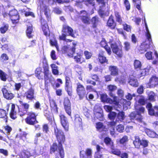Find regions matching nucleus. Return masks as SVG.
Returning <instances> with one entry per match:
<instances>
[{"mask_svg": "<svg viewBox=\"0 0 158 158\" xmlns=\"http://www.w3.org/2000/svg\"><path fill=\"white\" fill-rule=\"evenodd\" d=\"M90 77L94 81H92L90 79H87L86 81V82L87 84H91L94 86L96 85V82L100 81V78L97 74H91Z\"/></svg>", "mask_w": 158, "mask_h": 158, "instance_id": "obj_22", "label": "nucleus"}, {"mask_svg": "<svg viewBox=\"0 0 158 158\" xmlns=\"http://www.w3.org/2000/svg\"><path fill=\"white\" fill-rule=\"evenodd\" d=\"M44 14L46 16L48 21H50L51 19L50 10L47 6H45L44 7Z\"/></svg>", "mask_w": 158, "mask_h": 158, "instance_id": "obj_37", "label": "nucleus"}, {"mask_svg": "<svg viewBox=\"0 0 158 158\" xmlns=\"http://www.w3.org/2000/svg\"><path fill=\"white\" fill-rule=\"evenodd\" d=\"M54 133L56 137L64 134L63 131L58 128L56 126L54 127Z\"/></svg>", "mask_w": 158, "mask_h": 158, "instance_id": "obj_42", "label": "nucleus"}, {"mask_svg": "<svg viewBox=\"0 0 158 158\" xmlns=\"http://www.w3.org/2000/svg\"><path fill=\"white\" fill-rule=\"evenodd\" d=\"M95 117L98 119H102L103 117V114L100 112H94Z\"/></svg>", "mask_w": 158, "mask_h": 158, "instance_id": "obj_63", "label": "nucleus"}, {"mask_svg": "<svg viewBox=\"0 0 158 158\" xmlns=\"http://www.w3.org/2000/svg\"><path fill=\"white\" fill-rule=\"evenodd\" d=\"M7 75L2 70H0V79L3 81H6L7 79Z\"/></svg>", "mask_w": 158, "mask_h": 158, "instance_id": "obj_48", "label": "nucleus"}, {"mask_svg": "<svg viewBox=\"0 0 158 158\" xmlns=\"http://www.w3.org/2000/svg\"><path fill=\"white\" fill-rule=\"evenodd\" d=\"M132 2L139 11H142L141 1V0H132Z\"/></svg>", "mask_w": 158, "mask_h": 158, "instance_id": "obj_41", "label": "nucleus"}, {"mask_svg": "<svg viewBox=\"0 0 158 158\" xmlns=\"http://www.w3.org/2000/svg\"><path fill=\"white\" fill-rule=\"evenodd\" d=\"M90 21L92 25V27L95 29L97 27L99 23L100 22V20L98 16L95 15L92 18Z\"/></svg>", "mask_w": 158, "mask_h": 158, "instance_id": "obj_27", "label": "nucleus"}, {"mask_svg": "<svg viewBox=\"0 0 158 158\" xmlns=\"http://www.w3.org/2000/svg\"><path fill=\"white\" fill-rule=\"evenodd\" d=\"M128 83L131 85L135 87H138L139 85L137 79L134 78H130Z\"/></svg>", "mask_w": 158, "mask_h": 158, "instance_id": "obj_46", "label": "nucleus"}, {"mask_svg": "<svg viewBox=\"0 0 158 158\" xmlns=\"http://www.w3.org/2000/svg\"><path fill=\"white\" fill-rule=\"evenodd\" d=\"M140 72L139 74V76L140 77L145 76L148 75L149 72V69L147 68H145L140 70Z\"/></svg>", "mask_w": 158, "mask_h": 158, "instance_id": "obj_43", "label": "nucleus"}, {"mask_svg": "<svg viewBox=\"0 0 158 158\" xmlns=\"http://www.w3.org/2000/svg\"><path fill=\"white\" fill-rule=\"evenodd\" d=\"M9 15L13 24H16L19 22V16L17 10L15 9L11 10L9 12Z\"/></svg>", "mask_w": 158, "mask_h": 158, "instance_id": "obj_10", "label": "nucleus"}, {"mask_svg": "<svg viewBox=\"0 0 158 158\" xmlns=\"http://www.w3.org/2000/svg\"><path fill=\"white\" fill-rule=\"evenodd\" d=\"M43 73L44 74V85L45 87H47L48 84L51 81V79L49 77L51 73L49 70V68L48 65L46 62L43 65Z\"/></svg>", "mask_w": 158, "mask_h": 158, "instance_id": "obj_6", "label": "nucleus"}, {"mask_svg": "<svg viewBox=\"0 0 158 158\" xmlns=\"http://www.w3.org/2000/svg\"><path fill=\"white\" fill-rule=\"evenodd\" d=\"M49 101L51 111L54 113H57L58 108L55 100L53 99H50Z\"/></svg>", "mask_w": 158, "mask_h": 158, "instance_id": "obj_29", "label": "nucleus"}, {"mask_svg": "<svg viewBox=\"0 0 158 158\" xmlns=\"http://www.w3.org/2000/svg\"><path fill=\"white\" fill-rule=\"evenodd\" d=\"M19 102L21 104V105L18 106V114L21 117H23L27 114L28 109L30 107L29 105L27 103L23 102L21 101H19Z\"/></svg>", "mask_w": 158, "mask_h": 158, "instance_id": "obj_8", "label": "nucleus"}, {"mask_svg": "<svg viewBox=\"0 0 158 158\" xmlns=\"http://www.w3.org/2000/svg\"><path fill=\"white\" fill-rule=\"evenodd\" d=\"M34 89L32 87L29 89L25 93L26 98L29 100H31L34 98Z\"/></svg>", "mask_w": 158, "mask_h": 158, "instance_id": "obj_25", "label": "nucleus"}, {"mask_svg": "<svg viewBox=\"0 0 158 158\" xmlns=\"http://www.w3.org/2000/svg\"><path fill=\"white\" fill-rule=\"evenodd\" d=\"M62 32L66 34H68V35L70 36L73 38L75 37L73 29L70 27L66 24L63 25Z\"/></svg>", "mask_w": 158, "mask_h": 158, "instance_id": "obj_16", "label": "nucleus"}, {"mask_svg": "<svg viewBox=\"0 0 158 158\" xmlns=\"http://www.w3.org/2000/svg\"><path fill=\"white\" fill-rule=\"evenodd\" d=\"M124 49L126 51H129L131 49L130 44L128 41H125L123 43Z\"/></svg>", "mask_w": 158, "mask_h": 158, "instance_id": "obj_51", "label": "nucleus"}, {"mask_svg": "<svg viewBox=\"0 0 158 158\" xmlns=\"http://www.w3.org/2000/svg\"><path fill=\"white\" fill-rule=\"evenodd\" d=\"M54 66L53 68L52 69V73L54 75H58L59 74V71L58 69V67L55 64H53Z\"/></svg>", "mask_w": 158, "mask_h": 158, "instance_id": "obj_57", "label": "nucleus"}, {"mask_svg": "<svg viewBox=\"0 0 158 158\" xmlns=\"http://www.w3.org/2000/svg\"><path fill=\"white\" fill-rule=\"evenodd\" d=\"M128 140V137L127 135H124L119 140V144L125 145Z\"/></svg>", "mask_w": 158, "mask_h": 158, "instance_id": "obj_47", "label": "nucleus"}, {"mask_svg": "<svg viewBox=\"0 0 158 158\" xmlns=\"http://www.w3.org/2000/svg\"><path fill=\"white\" fill-rule=\"evenodd\" d=\"M123 29L127 32H130L131 31V27L127 24L125 23L123 24Z\"/></svg>", "mask_w": 158, "mask_h": 158, "instance_id": "obj_61", "label": "nucleus"}, {"mask_svg": "<svg viewBox=\"0 0 158 158\" xmlns=\"http://www.w3.org/2000/svg\"><path fill=\"white\" fill-rule=\"evenodd\" d=\"M96 128L97 130L99 131H105L106 129V126L101 122H98L96 123Z\"/></svg>", "mask_w": 158, "mask_h": 158, "instance_id": "obj_36", "label": "nucleus"}, {"mask_svg": "<svg viewBox=\"0 0 158 158\" xmlns=\"http://www.w3.org/2000/svg\"><path fill=\"white\" fill-rule=\"evenodd\" d=\"M77 13L79 16V17L84 24L89 25L90 24V17L88 16V13L86 10H82Z\"/></svg>", "mask_w": 158, "mask_h": 158, "instance_id": "obj_7", "label": "nucleus"}, {"mask_svg": "<svg viewBox=\"0 0 158 158\" xmlns=\"http://www.w3.org/2000/svg\"><path fill=\"white\" fill-rule=\"evenodd\" d=\"M74 61L77 63L81 64L85 62V60L83 57L82 52L77 53L76 55L73 56Z\"/></svg>", "mask_w": 158, "mask_h": 158, "instance_id": "obj_21", "label": "nucleus"}, {"mask_svg": "<svg viewBox=\"0 0 158 158\" xmlns=\"http://www.w3.org/2000/svg\"><path fill=\"white\" fill-rule=\"evenodd\" d=\"M25 121L27 124L33 126L38 123L37 119V114L34 112L32 111L28 112Z\"/></svg>", "mask_w": 158, "mask_h": 158, "instance_id": "obj_4", "label": "nucleus"}, {"mask_svg": "<svg viewBox=\"0 0 158 158\" xmlns=\"http://www.w3.org/2000/svg\"><path fill=\"white\" fill-rule=\"evenodd\" d=\"M146 85L147 87L154 88L158 85V77L156 75H152L149 78L148 82Z\"/></svg>", "mask_w": 158, "mask_h": 158, "instance_id": "obj_13", "label": "nucleus"}, {"mask_svg": "<svg viewBox=\"0 0 158 158\" xmlns=\"http://www.w3.org/2000/svg\"><path fill=\"white\" fill-rule=\"evenodd\" d=\"M45 116L47 117V119L49 121V122L52 123V119L53 118L52 114L51 113L49 114L48 113H46L45 114Z\"/></svg>", "mask_w": 158, "mask_h": 158, "instance_id": "obj_62", "label": "nucleus"}, {"mask_svg": "<svg viewBox=\"0 0 158 158\" xmlns=\"http://www.w3.org/2000/svg\"><path fill=\"white\" fill-rule=\"evenodd\" d=\"M107 88L109 91V95L110 96H113L114 95L113 92L115 91L117 88L116 85H107Z\"/></svg>", "mask_w": 158, "mask_h": 158, "instance_id": "obj_38", "label": "nucleus"}, {"mask_svg": "<svg viewBox=\"0 0 158 158\" xmlns=\"http://www.w3.org/2000/svg\"><path fill=\"white\" fill-rule=\"evenodd\" d=\"M150 48V45L145 42L142 44L138 48V51L140 54H143Z\"/></svg>", "mask_w": 158, "mask_h": 158, "instance_id": "obj_24", "label": "nucleus"}, {"mask_svg": "<svg viewBox=\"0 0 158 158\" xmlns=\"http://www.w3.org/2000/svg\"><path fill=\"white\" fill-rule=\"evenodd\" d=\"M105 52L104 51L101 50L98 54V61L101 64L108 63V60L106 59V57L104 56Z\"/></svg>", "mask_w": 158, "mask_h": 158, "instance_id": "obj_23", "label": "nucleus"}, {"mask_svg": "<svg viewBox=\"0 0 158 158\" xmlns=\"http://www.w3.org/2000/svg\"><path fill=\"white\" fill-rule=\"evenodd\" d=\"M76 90L80 98H82L84 97L85 94V88L79 82L77 84Z\"/></svg>", "mask_w": 158, "mask_h": 158, "instance_id": "obj_18", "label": "nucleus"}, {"mask_svg": "<svg viewBox=\"0 0 158 158\" xmlns=\"http://www.w3.org/2000/svg\"><path fill=\"white\" fill-rule=\"evenodd\" d=\"M63 104L66 112L70 116H71L72 110L70 101L68 97L64 98Z\"/></svg>", "mask_w": 158, "mask_h": 158, "instance_id": "obj_14", "label": "nucleus"}, {"mask_svg": "<svg viewBox=\"0 0 158 158\" xmlns=\"http://www.w3.org/2000/svg\"><path fill=\"white\" fill-rule=\"evenodd\" d=\"M117 115L116 113L114 112H110L108 114L109 118L110 120H114Z\"/></svg>", "mask_w": 158, "mask_h": 158, "instance_id": "obj_60", "label": "nucleus"}, {"mask_svg": "<svg viewBox=\"0 0 158 158\" xmlns=\"http://www.w3.org/2000/svg\"><path fill=\"white\" fill-rule=\"evenodd\" d=\"M147 101V99L145 98L144 97L141 95L138 100V102L141 105H144L146 103Z\"/></svg>", "mask_w": 158, "mask_h": 158, "instance_id": "obj_50", "label": "nucleus"}, {"mask_svg": "<svg viewBox=\"0 0 158 158\" xmlns=\"http://www.w3.org/2000/svg\"><path fill=\"white\" fill-rule=\"evenodd\" d=\"M3 96L4 98L7 100H11L15 97L14 94L8 91L5 88H3L1 89Z\"/></svg>", "mask_w": 158, "mask_h": 158, "instance_id": "obj_20", "label": "nucleus"}, {"mask_svg": "<svg viewBox=\"0 0 158 158\" xmlns=\"http://www.w3.org/2000/svg\"><path fill=\"white\" fill-rule=\"evenodd\" d=\"M74 123L76 126L79 127L82 126V119L79 116H75Z\"/></svg>", "mask_w": 158, "mask_h": 158, "instance_id": "obj_40", "label": "nucleus"}, {"mask_svg": "<svg viewBox=\"0 0 158 158\" xmlns=\"http://www.w3.org/2000/svg\"><path fill=\"white\" fill-rule=\"evenodd\" d=\"M98 4H101L102 7H105L106 4H108V0H96Z\"/></svg>", "mask_w": 158, "mask_h": 158, "instance_id": "obj_56", "label": "nucleus"}, {"mask_svg": "<svg viewBox=\"0 0 158 158\" xmlns=\"http://www.w3.org/2000/svg\"><path fill=\"white\" fill-rule=\"evenodd\" d=\"M40 22L41 27L44 35L46 37H49L50 34V32L47 22L42 17L40 19Z\"/></svg>", "mask_w": 158, "mask_h": 158, "instance_id": "obj_9", "label": "nucleus"}, {"mask_svg": "<svg viewBox=\"0 0 158 158\" xmlns=\"http://www.w3.org/2000/svg\"><path fill=\"white\" fill-rule=\"evenodd\" d=\"M75 46L70 48L67 46H64L62 49V51L69 57H73L75 52Z\"/></svg>", "mask_w": 158, "mask_h": 158, "instance_id": "obj_15", "label": "nucleus"}, {"mask_svg": "<svg viewBox=\"0 0 158 158\" xmlns=\"http://www.w3.org/2000/svg\"><path fill=\"white\" fill-rule=\"evenodd\" d=\"M79 156L80 158H91L92 157V149L88 148L85 151L82 150L80 151Z\"/></svg>", "mask_w": 158, "mask_h": 158, "instance_id": "obj_17", "label": "nucleus"}, {"mask_svg": "<svg viewBox=\"0 0 158 158\" xmlns=\"http://www.w3.org/2000/svg\"><path fill=\"white\" fill-rule=\"evenodd\" d=\"M50 43L51 45L52 46H55L57 49H58V45L57 41L55 38H53V39L50 40Z\"/></svg>", "mask_w": 158, "mask_h": 158, "instance_id": "obj_54", "label": "nucleus"}, {"mask_svg": "<svg viewBox=\"0 0 158 158\" xmlns=\"http://www.w3.org/2000/svg\"><path fill=\"white\" fill-rule=\"evenodd\" d=\"M133 65L134 69L136 71L141 70L142 66L141 62L137 59H135L134 61Z\"/></svg>", "mask_w": 158, "mask_h": 158, "instance_id": "obj_31", "label": "nucleus"}, {"mask_svg": "<svg viewBox=\"0 0 158 158\" xmlns=\"http://www.w3.org/2000/svg\"><path fill=\"white\" fill-rule=\"evenodd\" d=\"M146 134L149 137L151 138H157L158 135L154 131L149 129H146L145 130Z\"/></svg>", "mask_w": 158, "mask_h": 158, "instance_id": "obj_33", "label": "nucleus"}, {"mask_svg": "<svg viewBox=\"0 0 158 158\" xmlns=\"http://www.w3.org/2000/svg\"><path fill=\"white\" fill-rule=\"evenodd\" d=\"M111 151L110 153L112 154L116 155L121 158H128V154L126 152L121 153L120 149L117 148H114V147L111 148Z\"/></svg>", "mask_w": 158, "mask_h": 158, "instance_id": "obj_11", "label": "nucleus"}, {"mask_svg": "<svg viewBox=\"0 0 158 158\" xmlns=\"http://www.w3.org/2000/svg\"><path fill=\"white\" fill-rule=\"evenodd\" d=\"M33 28L31 26H29L28 27L26 31V33L27 36L29 38H31L32 37V35H31V33L32 32Z\"/></svg>", "mask_w": 158, "mask_h": 158, "instance_id": "obj_49", "label": "nucleus"}, {"mask_svg": "<svg viewBox=\"0 0 158 158\" xmlns=\"http://www.w3.org/2000/svg\"><path fill=\"white\" fill-rule=\"evenodd\" d=\"M157 105L154 106L152 107V105L151 103H148L146 105V107L148 110L149 114L152 115L153 112L155 110V107Z\"/></svg>", "mask_w": 158, "mask_h": 158, "instance_id": "obj_44", "label": "nucleus"}, {"mask_svg": "<svg viewBox=\"0 0 158 158\" xmlns=\"http://www.w3.org/2000/svg\"><path fill=\"white\" fill-rule=\"evenodd\" d=\"M110 47L113 53L119 58L123 57V46L121 43L118 44L116 42L111 43Z\"/></svg>", "mask_w": 158, "mask_h": 158, "instance_id": "obj_5", "label": "nucleus"}, {"mask_svg": "<svg viewBox=\"0 0 158 158\" xmlns=\"http://www.w3.org/2000/svg\"><path fill=\"white\" fill-rule=\"evenodd\" d=\"M42 73V69L41 67H39L36 69L35 71V76L39 80H43V79Z\"/></svg>", "mask_w": 158, "mask_h": 158, "instance_id": "obj_34", "label": "nucleus"}, {"mask_svg": "<svg viewBox=\"0 0 158 158\" xmlns=\"http://www.w3.org/2000/svg\"><path fill=\"white\" fill-rule=\"evenodd\" d=\"M117 131L120 133L123 132L124 129L123 125L122 124L118 125L116 127Z\"/></svg>", "mask_w": 158, "mask_h": 158, "instance_id": "obj_59", "label": "nucleus"}, {"mask_svg": "<svg viewBox=\"0 0 158 158\" xmlns=\"http://www.w3.org/2000/svg\"><path fill=\"white\" fill-rule=\"evenodd\" d=\"M106 26L112 30H113L116 28V23L112 15L109 17L106 23Z\"/></svg>", "mask_w": 158, "mask_h": 158, "instance_id": "obj_19", "label": "nucleus"}, {"mask_svg": "<svg viewBox=\"0 0 158 158\" xmlns=\"http://www.w3.org/2000/svg\"><path fill=\"white\" fill-rule=\"evenodd\" d=\"M104 142L106 145L107 146H110L111 148L114 147L113 141L110 138L108 137H106L104 138Z\"/></svg>", "mask_w": 158, "mask_h": 158, "instance_id": "obj_39", "label": "nucleus"}, {"mask_svg": "<svg viewBox=\"0 0 158 158\" xmlns=\"http://www.w3.org/2000/svg\"><path fill=\"white\" fill-rule=\"evenodd\" d=\"M84 54L85 59L87 60L90 59L92 56V53L87 51H85L84 52Z\"/></svg>", "mask_w": 158, "mask_h": 158, "instance_id": "obj_58", "label": "nucleus"}, {"mask_svg": "<svg viewBox=\"0 0 158 158\" xmlns=\"http://www.w3.org/2000/svg\"><path fill=\"white\" fill-rule=\"evenodd\" d=\"M123 3L126 8V10L129 11L131 9L130 3L128 0H124Z\"/></svg>", "mask_w": 158, "mask_h": 158, "instance_id": "obj_53", "label": "nucleus"}, {"mask_svg": "<svg viewBox=\"0 0 158 158\" xmlns=\"http://www.w3.org/2000/svg\"><path fill=\"white\" fill-rule=\"evenodd\" d=\"M58 142V145L56 142H54L50 146V153L52 154L55 153L57 150L60 158H64V152L62 144L65 141V137L64 134L56 137Z\"/></svg>", "mask_w": 158, "mask_h": 158, "instance_id": "obj_1", "label": "nucleus"}, {"mask_svg": "<svg viewBox=\"0 0 158 158\" xmlns=\"http://www.w3.org/2000/svg\"><path fill=\"white\" fill-rule=\"evenodd\" d=\"M135 110L136 112H132L129 115L131 120H135L138 122H142L143 117L141 114L144 113L145 108L138 104L135 106Z\"/></svg>", "mask_w": 158, "mask_h": 158, "instance_id": "obj_2", "label": "nucleus"}, {"mask_svg": "<svg viewBox=\"0 0 158 158\" xmlns=\"http://www.w3.org/2000/svg\"><path fill=\"white\" fill-rule=\"evenodd\" d=\"M61 125L66 131H69V124L67 118L64 114H61L59 115Z\"/></svg>", "mask_w": 158, "mask_h": 158, "instance_id": "obj_12", "label": "nucleus"}, {"mask_svg": "<svg viewBox=\"0 0 158 158\" xmlns=\"http://www.w3.org/2000/svg\"><path fill=\"white\" fill-rule=\"evenodd\" d=\"M149 141L148 140L143 139L141 140L139 136H135V140L133 141V143L135 148H139L141 146H142L144 148L143 150V154L146 155L148 153V149L145 148L148 146Z\"/></svg>", "mask_w": 158, "mask_h": 158, "instance_id": "obj_3", "label": "nucleus"}, {"mask_svg": "<svg viewBox=\"0 0 158 158\" xmlns=\"http://www.w3.org/2000/svg\"><path fill=\"white\" fill-rule=\"evenodd\" d=\"M114 14L116 21L119 24H122L123 23V20L119 13L117 11H115L114 12Z\"/></svg>", "mask_w": 158, "mask_h": 158, "instance_id": "obj_45", "label": "nucleus"}, {"mask_svg": "<svg viewBox=\"0 0 158 158\" xmlns=\"http://www.w3.org/2000/svg\"><path fill=\"white\" fill-rule=\"evenodd\" d=\"M110 97L113 98V100L110 98H107L106 101L110 104H113L116 106H118L119 102L117 101V97L115 95Z\"/></svg>", "mask_w": 158, "mask_h": 158, "instance_id": "obj_32", "label": "nucleus"}, {"mask_svg": "<svg viewBox=\"0 0 158 158\" xmlns=\"http://www.w3.org/2000/svg\"><path fill=\"white\" fill-rule=\"evenodd\" d=\"M85 2H86L85 5L86 6L90 5L93 6H94L95 5L94 0H86Z\"/></svg>", "mask_w": 158, "mask_h": 158, "instance_id": "obj_64", "label": "nucleus"}, {"mask_svg": "<svg viewBox=\"0 0 158 158\" xmlns=\"http://www.w3.org/2000/svg\"><path fill=\"white\" fill-rule=\"evenodd\" d=\"M7 111L2 109H0V118H3L6 123H7L8 120L7 115L9 110V107L7 108Z\"/></svg>", "mask_w": 158, "mask_h": 158, "instance_id": "obj_28", "label": "nucleus"}, {"mask_svg": "<svg viewBox=\"0 0 158 158\" xmlns=\"http://www.w3.org/2000/svg\"><path fill=\"white\" fill-rule=\"evenodd\" d=\"M64 89L69 96L71 97L72 96L73 90L72 84H65Z\"/></svg>", "mask_w": 158, "mask_h": 158, "instance_id": "obj_35", "label": "nucleus"}, {"mask_svg": "<svg viewBox=\"0 0 158 158\" xmlns=\"http://www.w3.org/2000/svg\"><path fill=\"white\" fill-rule=\"evenodd\" d=\"M145 36L146 37L148 41V44L151 45L152 43V40L151 38V35L149 32H145Z\"/></svg>", "mask_w": 158, "mask_h": 158, "instance_id": "obj_52", "label": "nucleus"}, {"mask_svg": "<svg viewBox=\"0 0 158 158\" xmlns=\"http://www.w3.org/2000/svg\"><path fill=\"white\" fill-rule=\"evenodd\" d=\"M15 106L14 104L11 105V109L10 113V118L13 119H15L17 118V112L15 110Z\"/></svg>", "mask_w": 158, "mask_h": 158, "instance_id": "obj_30", "label": "nucleus"}, {"mask_svg": "<svg viewBox=\"0 0 158 158\" xmlns=\"http://www.w3.org/2000/svg\"><path fill=\"white\" fill-rule=\"evenodd\" d=\"M108 69L111 75L116 76L118 75L119 69L116 66L110 65L109 66Z\"/></svg>", "mask_w": 158, "mask_h": 158, "instance_id": "obj_26", "label": "nucleus"}, {"mask_svg": "<svg viewBox=\"0 0 158 158\" xmlns=\"http://www.w3.org/2000/svg\"><path fill=\"white\" fill-rule=\"evenodd\" d=\"M117 117L119 120H123L125 118L124 112L123 111L119 112L117 114Z\"/></svg>", "mask_w": 158, "mask_h": 158, "instance_id": "obj_55", "label": "nucleus"}]
</instances>
